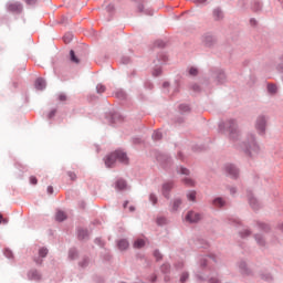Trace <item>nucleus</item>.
<instances>
[{
    "mask_svg": "<svg viewBox=\"0 0 283 283\" xmlns=\"http://www.w3.org/2000/svg\"><path fill=\"white\" fill-rule=\"evenodd\" d=\"M209 260H212V262L218 264V259L213 253H210L208 255L199 254L197 256V263L200 269V271L196 273L197 280L199 282L222 283V280H220L218 272L213 275V268H211V265L209 264Z\"/></svg>",
    "mask_w": 283,
    "mask_h": 283,
    "instance_id": "f257e3e1",
    "label": "nucleus"
},
{
    "mask_svg": "<svg viewBox=\"0 0 283 283\" xmlns=\"http://www.w3.org/2000/svg\"><path fill=\"white\" fill-rule=\"evenodd\" d=\"M237 147L241 149V151H243L245 156H250V158L260 154V145L255 140L254 134H249L247 136V139L239 144Z\"/></svg>",
    "mask_w": 283,
    "mask_h": 283,
    "instance_id": "f03ea898",
    "label": "nucleus"
},
{
    "mask_svg": "<svg viewBox=\"0 0 283 283\" xmlns=\"http://www.w3.org/2000/svg\"><path fill=\"white\" fill-rule=\"evenodd\" d=\"M219 132H229V138L232 143L240 140V128H238V122L235 119H229L219 124Z\"/></svg>",
    "mask_w": 283,
    "mask_h": 283,
    "instance_id": "7ed1b4c3",
    "label": "nucleus"
},
{
    "mask_svg": "<svg viewBox=\"0 0 283 283\" xmlns=\"http://www.w3.org/2000/svg\"><path fill=\"white\" fill-rule=\"evenodd\" d=\"M116 160H118V163H123V165H127L129 163V157H127V153L123 150H115L104 158V163L107 168L114 167V165H116Z\"/></svg>",
    "mask_w": 283,
    "mask_h": 283,
    "instance_id": "20e7f679",
    "label": "nucleus"
},
{
    "mask_svg": "<svg viewBox=\"0 0 283 283\" xmlns=\"http://www.w3.org/2000/svg\"><path fill=\"white\" fill-rule=\"evenodd\" d=\"M155 158L163 169H165L166 171H168V169H171L174 165V159H171V156L156 150Z\"/></svg>",
    "mask_w": 283,
    "mask_h": 283,
    "instance_id": "39448f33",
    "label": "nucleus"
},
{
    "mask_svg": "<svg viewBox=\"0 0 283 283\" xmlns=\"http://www.w3.org/2000/svg\"><path fill=\"white\" fill-rule=\"evenodd\" d=\"M268 117L266 115H259L255 122V129L260 136H264L266 134V125H268Z\"/></svg>",
    "mask_w": 283,
    "mask_h": 283,
    "instance_id": "423d86ee",
    "label": "nucleus"
},
{
    "mask_svg": "<svg viewBox=\"0 0 283 283\" xmlns=\"http://www.w3.org/2000/svg\"><path fill=\"white\" fill-rule=\"evenodd\" d=\"M106 119L111 125H118L120 123H124L125 116L120 114L119 112H109L105 115Z\"/></svg>",
    "mask_w": 283,
    "mask_h": 283,
    "instance_id": "0eeeda50",
    "label": "nucleus"
},
{
    "mask_svg": "<svg viewBox=\"0 0 283 283\" xmlns=\"http://www.w3.org/2000/svg\"><path fill=\"white\" fill-rule=\"evenodd\" d=\"M224 171L228 178H232V180H238L240 177V169L233 164H226Z\"/></svg>",
    "mask_w": 283,
    "mask_h": 283,
    "instance_id": "6e6552de",
    "label": "nucleus"
},
{
    "mask_svg": "<svg viewBox=\"0 0 283 283\" xmlns=\"http://www.w3.org/2000/svg\"><path fill=\"white\" fill-rule=\"evenodd\" d=\"M247 196L251 209H253V211H260V209H262V203L260 202V200H258V198L253 196V191L248 189Z\"/></svg>",
    "mask_w": 283,
    "mask_h": 283,
    "instance_id": "1a4fd4ad",
    "label": "nucleus"
},
{
    "mask_svg": "<svg viewBox=\"0 0 283 283\" xmlns=\"http://www.w3.org/2000/svg\"><path fill=\"white\" fill-rule=\"evenodd\" d=\"M239 266V271L241 273V275H245L247 277L253 275V270H251V268H249V264H247V261L241 260L238 263Z\"/></svg>",
    "mask_w": 283,
    "mask_h": 283,
    "instance_id": "9d476101",
    "label": "nucleus"
},
{
    "mask_svg": "<svg viewBox=\"0 0 283 283\" xmlns=\"http://www.w3.org/2000/svg\"><path fill=\"white\" fill-rule=\"evenodd\" d=\"M7 10L8 12H14L15 14H21V12H23V4H21V2H8Z\"/></svg>",
    "mask_w": 283,
    "mask_h": 283,
    "instance_id": "9b49d317",
    "label": "nucleus"
},
{
    "mask_svg": "<svg viewBox=\"0 0 283 283\" xmlns=\"http://www.w3.org/2000/svg\"><path fill=\"white\" fill-rule=\"evenodd\" d=\"M171 189H174V181L163 184L161 193L164 198H166V200H169V198H171Z\"/></svg>",
    "mask_w": 283,
    "mask_h": 283,
    "instance_id": "f8f14e48",
    "label": "nucleus"
},
{
    "mask_svg": "<svg viewBox=\"0 0 283 283\" xmlns=\"http://www.w3.org/2000/svg\"><path fill=\"white\" fill-rule=\"evenodd\" d=\"M200 218H201L200 213H198L193 210L188 211L187 214H186V221L190 222V224H193L196 222H200Z\"/></svg>",
    "mask_w": 283,
    "mask_h": 283,
    "instance_id": "ddd939ff",
    "label": "nucleus"
},
{
    "mask_svg": "<svg viewBox=\"0 0 283 283\" xmlns=\"http://www.w3.org/2000/svg\"><path fill=\"white\" fill-rule=\"evenodd\" d=\"M202 43L206 48H213L216 45V38L211 33H206L202 36Z\"/></svg>",
    "mask_w": 283,
    "mask_h": 283,
    "instance_id": "4468645a",
    "label": "nucleus"
},
{
    "mask_svg": "<svg viewBox=\"0 0 283 283\" xmlns=\"http://www.w3.org/2000/svg\"><path fill=\"white\" fill-rule=\"evenodd\" d=\"M28 280H30L31 282H41V272H39V270L36 269H33V270H30L28 272Z\"/></svg>",
    "mask_w": 283,
    "mask_h": 283,
    "instance_id": "2eb2a0df",
    "label": "nucleus"
},
{
    "mask_svg": "<svg viewBox=\"0 0 283 283\" xmlns=\"http://www.w3.org/2000/svg\"><path fill=\"white\" fill-rule=\"evenodd\" d=\"M76 233H77V240L80 241L90 240V230H87V228H77Z\"/></svg>",
    "mask_w": 283,
    "mask_h": 283,
    "instance_id": "dca6fc26",
    "label": "nucleus"
},
{
    "mask_svg": "<svg viewBox=\"0 0 283 283\" xmlns=\"http://www.w3.org/2000/svg\"><path fill=\"white\" fill-rule=\"evenodd\" d=\"M214 77L218 83V85H222L227 83V74H224V71L222 70H216Z\"/></svg>",
    "mask_w": 283,
    "mask_h": 283,
    "instance_id": "f3484780",
    "label": "nucleus"
},
{
    "mask_svg": "<svg viewBox=\"0 0 283 283\" xmlns=\"http://www.w3.org/2000/svg\"><path fill=\"white\" fill-rule=\"evenodd\" d=\"M254 240L259 247H266V239L264 238V234L262 233L254 234Z\"/></svg>",
    "mask_w": 283,
    "mask_h": 283,
    "instance_id": "a211bd4d",
    "label": "nucleus"
},
{
    "mask_svg": "<svg viewBox=\"0 0 283 283\" xmlns=\"http://www.w3.org/2000/svg\"><path fill=\"white\" fill-rule=\"evenodd\" d=\"M115 187L116 189H118V191H125V189H127V181L125 179H117L115 182Z\"/></svg>",
    "mask_w": 283,
    "mask_h": 283,
    "instance_id": "6ab92c4d",
    "label": "nucleus"
},
{
    "mask_svg": "<svg viewBox=\"0 0 283 283\" xmlns=\"http://www.w3.org/2000/svg\"><path fill=\"white\" fill-rule=\"evenodd\" d=\"M117 248L119 251H127V249H129V241H127V239H120L117 241Z\"/></svg>",
    "mask_w": 283,
    "mask_h": 283,
    "instance_id": "aec40b11",
    "label": "nucleus"
},
{
    "mask_svg": "<svg viewBox=\"0 0 283 283\" xmlns=\"http://www.w3.org/2000/svg\"><path fill=\"white\" fill-rule=\"evenodd\" d=\"M167 61H169V57L166 55V53H158L157 54V60L154 61V63H159V65H165V63H167Z\"/></svg>",
    "mask_w": 283,
    "mask_h": 283,
    "instance_id": "412c9836",
    "label": "nucleus"
},
{
    "mask_svg": "<svg viewBox=\"0 0 283 283\" xmlns=\"http://www.w3.org/2000/svg\"><path fill=\"white\" fill-rule=\"evenodd\" d=\"M256 227L260 229V231H263V233H269V231H271V226L262 221H258Z\"/></svg>",
    "mask_w": 283,
    "mask_h": 283,
    "instance_id": "4be33fe9",
    "label": "nucleus"
},
{
    "mask_svg": "<svg viewBox=\"0 0 283 283\" xmlns=\"http://www.w3.org/2000/svg\"><path fill=\"white\" fill-rule=\"evenodd\" d=\"M212 205L214 207H219L221 209V207H224L227 205V201H224V198H222V197H216L212 200Z\"/></svg>",
    "mask_w": 283,
    "mask_h": 283,
    "instance_id": "5701e85b",
    "label": "nucleus"
},
{
    "mask_svg": "<svg viewBox=\"0 0 283 283\" xmlns=\"http://www.w3.org/2000/svg\"><path fill=\"white\" fill-rule=\"evenodd\" d=\"M195 244L197 249H209V243L205 239H197Z\"/></svg>",
    "mask_w": 283,
    "mask_h": 283,
    "instance_id": "b1692460",
    "label": "nucleus"
},
{
    "mask_svg": "<svg viewBox=\"0 0 283 283\" xmlns=\"http://www.w3.org/2000/svg\"><path fill=\"white\" fill-rule=\"evenodd\" d=\"M56 222H65L67 220V214L63 210H59L55 214Z\"/></svg>",
    "mask_w": 283,
    "mask_h": 283,
    "instance_id": "393cba45",
    "label": "nucleus"
},
{
    "mask_svg": "<svg viewBox=\"0 0 283 283\" xmlns=\"http://www.w3.org/2000/svg\"><path fill=\"white\" fill-rule=\"evenodd\" d=\"M35 90L43 91L45 90V80L43 77H38L35 80Z\"/></svg>",
    "mask_w": 283,
    "mask_h": 283,
    "instance_id": "a878e982",
    "label": "nucleus"
},
{
    "mask_svg": "<svg viewBox=\"0 0 283 283\" xmlns=\"http://www.w3.org/2000/svg\"><path fill=\"white\" fill-rule=\"evenodd\" d=\"M170 205H171V211L176 212L180 209V205H182V199L177 198Z\"/></svg>",
    "mask_w": 283,
    "mask_h": 283,
    "instance_id": "bb28decb",
    "label": "nucleus"
},
{
    "mask_svg": "<svg viewBox=\"0 0 283 283\" xmlns=\"http://www.w3.org/2000/svg\"><path fill=\"white\" fill-rule=\"evenodd\" d=\"M177 174H179L180 176H189V174H191V171L189 170V168L185 167V166H177L176 168Z\"/></svg>",
    "mask_w": 283,
    "mask_h": 283,
    "instance_id": "cd10ccee",
    "label": "nucleus"
},
{
    "mask_svg": "<svg viewBox=\"0 0 283 283\" xmlns=\"http://www.w3.org/2000/svg\"><path fill=\"white\" fill-rule=\"evenodd\" d=\"M214 21H220V19H223L224 13L222 12V9L216 8L212 12Z\"/></svg>",
    "mask_w": 283,
    "mask_h": 283,
    "instance_id": "c85d7f7f",
    "label": "nucleus"
},
{
    "mask_svg": "<svg viewBox=\"0 0 283 283\" xmlns=\"http://www.w3.org/2000/svg\"><path fill=\"white\" fill-rule=\"evenodd\" d=\"M137 10L138 12H144V14H147L148 17H154V10L145 9L144 4H138Z\"/></svg>",
    "mask_w": 283,
    "mask_h": 283,
    "instance_id": "c756f323",
    "label": "nucleus"
},
{
    "mask_svg": "<svg viewBox=\"0 0 283 283\" xmlns=\"http://www.w3.org/2000/svg\"><path fill=\"white\" fill-rule=\"evenodd\" d=\"M115 96H116V98H118L119 101H127V93H126L124 90H122V88H119V90H117V91L115 92Z\"/></svg>",
    "mask_w": 283,
    "mask_h": 283,
    "instance_id": "7c9ffc66",
    "label": "nucleus"
},
{
    "mask_svg": "<svg viewBox=\"0 0 283 283\" xmlns=\"http://www.w3.org/2000/svg\"><path fill=\"white\" fill-rule=\"evenodd\" d=\"M191 112V106L189 104H180L179 105V113L181 115L189 114Z\"/></svg>",
    "mask_w": 283,
    "mask_h": 283,
    "instance_id": "2f4dec72",
    "label": "nucleus"
},
{
    "mask_svg": "<svg viewBox=\"0 0 283 283\" xmlns=\"http://www.w3.org/2000/svg\"><path fill=\"white\" fill-rule=\"evenodd\" d=\"M262 8H263V4H262V1L260 0H254L253 3H252V10L254 12H262Z\"/></svg>",
    "mask_w": 283,
    "mask_h": 283,
    "instance_id": "473e14b6",
    "label": "nucleus"
},
{
    "mask_svg": "<svg viewBox=\"0 0 283 283\" xmlns=\"http://www.w3.org/2000/svg\"><path fill=\"white\" fill-rule=\"evenodd\" d=\"M226 222H228V224H233L234 227H240V224H241L240 219H238L235 217H228L226 219Z\"/></svg>",
    "mask_w": 283,
    "mask_h": 283,
    "instance_id": "72a5a7b5",
    "label": "nucleus"
},
{
    "mask_svg": "<svg viewBox=\"0 0 283 283\" xmlns=\"http://www.w3.org/2000/svg\"><path fill=\"white\" fill-rule=\"evenodd\" d=\"M160 271H161V273H164V275H169V273H171V264H169V263H164V264L160 266Z\"/></svg>",
    "mask_w": 283,
    "mask_h": 283,
    "instance_id": "f704fd0d",
    "label": "nucleus"
},
{
    "mask_svg": "<svg viewBox=\"0 0 283 283\" xmlns=\"http://www.w3.org/2000/svg\"><path fill=\"white\" fill-rule=\"evenodd\" d=\"M78 258V250L76 248H71L69 250V260H76Z\"/></svg>",
    "mask_w": 283,
    "mask_h": 283,
    "instance_id": "c9c22d12",
    "label": "nucleus"
},
{
    "mask_svg": "<svg viewBox=\"0 0 283 283\" xmlns=\"http://www.w3.org/2000/svg\"><path fill=\"white\" fill-rule=\"evenodd\" d=\"M78 266H81V269H87V266H90V256H84L82 261L78 262Z\"/></svg>",
    "mask_w": 283,
    "mask_h": 283,
    "instance_id": "e433bc0d",
    "label": "nucleus"
},
{
    "mask_svg": "<svg viewBox=\"0 0 283 283\" xmlns=\"http://www.w3.org/2000/svg\"><path fill=\"white\" fill-rule=\"evenodd\" d=\"M261 280H263V282H273V275H271V273H264L262 272L260 274Z\"/></svg>",
    "mask_w": 283,
    "mask_h": 283,
    "instance_id": "4c0bfd02",
    "label": "nucleus"
},
{
    "mask_svg": "<svg viewBox=\"0 0 283 283\" xmlns=\"http://www.w3.org/2000/svg\"><path fill=\"white\" fill-rule=\"evenodd\" d=\"M70 61L71 63H81V60L78 59V56H76V53L74 52V50L70 51Z\"/></svg>",
    "mask_w": 283,
    "mask_h": 283,
    "instance_id": "58836bf2",
    "label": "nucleus"
},
{
    "mask_svg": "<svg viewBox=\"0 0 283 283\" xmlns=\"http://www.w3.org/2000/svg\"><path fill=\"white\" fill-rule=\"evenodd\" d=\"M105 10L109 17H114V12H116V7H114L113 3H109L108 6L105 7Z\"/></svg>",
    "mask_w": 283,
    "mask_h": 283,
    "instance_id": "ea45409f",
    "label": "nucleus"
},
{
    "mask_svg": "<svg viewBox=\"0 0 283 283\" xmlns=\"http://www.w3.org/2000/svg\"><path fill=\"white\" fill-rule=\"evenodd\" d=\"M268 92H269V94H277V85L268 84Z\"/></svg>",
    "mask_w": 283,
    "mask_h": 283,
    "instance_id": "a19ab883",
    "label": "nucleus"
},
{
    "mask_svg": "<svg viewBox=\"0 0 283 283\" xmlns=\"http://www.w3.org/2000/svg\"><path fill=\"white\" fill-rule=\"evenodd\" d=\"M143 247H145V240H143V239H137V240L134 242V248H135V249H143Z\"/></svg>",
    "mask_w": 283,
    "mask_h": 283,
    "instance_id": "79ce46f5",
    "label": "nucleus"
},
{
    "mask_svg": "<svg viewBox=\"0 0 283 283\" xmlns=\"http://www.w3.org/2000/svg\"><path fill=\"white\" fill-rule=\"evenodd\" d=\"M153 140H161L163 139V133L160 130H155L151 135Z\"/></svg>",
    "mask_w": 283,
    "mask_h": 283,
    "instance_id": "37998d69",
    "label": "nucleus"
},
{
    "mask_svg": "<svg viewBox=\"0 0 283 283\" xmlns=\"http://www.w3.org/2000/svg\"><path fill=\"white\" fill-rule=\"evenodd\" d=\"M240 238H242V240H244L245 238H249V235H251V230L245 229L239 232Z\"/></svg>",
    "mask_w": 283,
    "mask_h": 283,
    "instance_id": "c03bdc74",
    "label": "nucleus"
},
{
    "mask_svg": "<svg viewBox=\"0 0 283 283\" xmlns=\"http://www.w3.org/2000/svg\"><path fill=\"white\" fill-rule=\"evenodd\" d=\"M187 198L190 202H196V190H191L187 193Z\"/></svg>",
    "mask_w": 283,
    "mask_h": 283,
    "instance_id": "a18cd8bd",
    "label": "nucleus"
},
{
    "mask_svg": "<svg viewBox=\"0 0 283 283\" xmlns=\"http://www.w3.org/2000/svg\"><path fill=\"white\" fill-rule=\"evenodd\" d=\"M153 255H154L156 262H160V260H163V253H160V250H155L153 252Z\"/></svg>",
    "mask_w": 283,
    "mask_h": 283,
    "instance_id": "49530a36",
    "label": "nucleus"
},
{
    "mask_svg": "<svg viewBox=\"0 0 283 283\" xmlns=\"http://www.w3.org/2000/svg\"><path fill=\"white\" fill-rule=\"evenodd\" d=\"M160 74H163V67L156 64V67L153 70V76H160Z\"/></svg>",
    "mask_w": 283,
    "mask_h": 283,
    "instance_id": "de8ad7c7",
    "label": "nucleus"
},
{
    "mask_svg": "<svg viewBox=\"0 0 283 283\" xmlns=\"http://www.w3.org/2000/svg\"><path fill=\"white\" fill-rule=\"evenodd\" d=\"M3 253L6 258H8V260H12V258H14V253H12V250H10L9 248H6Z\"/></svg>",
    "mask_w": 283,
    "mask_h": 283,
    "instance_id": "09e8293b",
    "label": "nucleus"
},
{
    "mask_svg": "<svg viewBox=\"0 0 283 283\" xmlns=\"http://www.w3.org/2000/svg\"><path fill=\"white\" fill-rule=\"evenodd\" d=\"M120 63L123 65H129V63H132V57L127 56V55H123L120 59Z\"/></svg>",
    "mask_w": 283,
    "mask_h": 283,
    "instance_id": "8fccbe9b",
    "label": "nucleus"
},
{
    "mask_svg": "<svg viewBox=\"0 0 283 283\" xmlns=\"http://www.w3.org/2000/svg\"><path fill=\"white\" fill-rule=\"evenodd\" d=\"M166 45H167V43L165 41H163V40H157L154 43L155 48H160V49L166 48Z\"/></svg>",
    "mask_w": 283,
    "mask_h": 283,
    "instance_id": "3c124183",
    "label": "nucleus"
},
{
    "mask_svg": "<svg viewBox=\"0 0 283 283\" xmlns=\"http://www.w3.org/2000/svg\"><path fill=\"white\" fill-rule=\"evenodd\" d=\"M48 253H49L48 248H41V249L39 250V255H40V258H46V256H48Z\"/></svg>",
    "mask_w": 283,
    "mask_h": 283,
    "instance_id": "603ef678",
    "label": "nucleus"
},
{
    "mask_svg": "<svg viewBox=\"0 0 283 283\" xmlns=\"http://www.w3.org/2000/svg\"><path fill=\"white\" fill-rule=\"evenodd\" d=\"M149 201L155 206L158 205V197L156 196V193H150L149 195Z\"/></svg>",
    "mask_w": 283,
    "mask_h": 283,
    "instance_id": "864d4df0",
    "label": "nucleus"
},
{
    "mask_svg": "<svg viewBox=\"0 0 283 283\" xmlns=\"http://www.w3.org/2000/svg\"><path fill=\"white\" fill-rule=\"evenodd\" d=\"M105 90H106L105 85H103V84H97L96 85L97 94H103L105 92Z\"/></svg>",
    "mask_w": 283,
    "mask_h": 283,
    "instance_id": "5fc2aeb1",
    "label": "nucleus"
},
{
    "mask_svg": "<svg viewBox=\"0 0 283 283\" xmlns=\"http://www.w3.org/2000/svg\"><path fill=\"white\" fill-rule=\"evenodd\" d=\"M189 280V272H184L180 276V283H185Z\"/></svg>",
    "mask_w": 283,
    "mask_h": 283,
    "instance_id": "6e6d98bb",
    "label": "nucleus"
},
{
    "mask_svg": "<svg viewBox=\"0 0 283 283\" xmlns=\"http://www.w3.org/2000/svg\"><path fill=\"white\" fill-rule=\"evenodd\" d=\"M156 222L159 227H163V224L167 223V219L165 217H159L157 218Z\"/></svg>",
    "mask_w": 283,
    "mask_h": 283,
    "instance_id": "4d7b16f0",
    "label": "nucleus"
},
{
    "mask_svg": "<svg viewBox=\"0 0 283 283\" xmlns=\"http://www.w3.org/2000/svg\"><path fill=\"white\" fill-rule=\"evenodd\" d=\"M184 184L187 185V187H193L195 182L191 178H184Z\"/></svg>",
    "mask_w": 283,
    "mask_h": 283,
    "instance_id": "13d9d810",
    "label": "nucleus"
},
{
    "mask_svg": "<svg viewBox=\"0 0 283 283\" xmlns=\"http://www.w3.org/2000/svg\"><path fill=\"white\" fill-rule=\"evenodd\" d=\"M188 72L190 76H198V69L196 66L190 67Z\"/></svg>",
    "mask_w": 283,
    "mask_h": 283,
    "instance_id": "bf43d9fd",
    "label": "nucleus"
},
{
    "mask_svg": "<svg viewBox=\"0 0 283 283\" xmlns=\"http://www.w3.org/2000/svg\"><path fill=\"white\" fill-rule=\"evenodd\" d=\"M144 87H145L146 90H154V84H153L150 81H146V82L144 83Z\"/></svg>",
    "mask_w": 283,
    "mask_h": 283,
    "instance_id": "052dcab7",
    "label": "nucleus"
},
{
    "mask_svg": "<svg viewBox=\"0 0 283 283\" xmlns=\"http://www.w3.org/2000/svg\"><path fill=\"white\" fill-rule=\"evenodd\" d=\"M56 116V108H53L49 114H48V119L52 120V118Z\"/></svg>",
    "mask_w": 283,
    "mask_h": 283,
    "instance_id": "680f3d73",
    "label": "nucleus"
},
{
    "mask_svg": "<svg viewBox=\"0 0 283 283\" xmlns=\"http://www.w3.org/2000/svg\"><path fill=\"white\" fill-rule=\"evenodd\" d=\"M94 243L97 244V247H105V243L101 238H95Z\"/></svg>",
    "mask_w": 283,
    "mask_h": 283,
    "instance_id": "e2e57ef3",
    "label": "nucleus"
},
{
    "mask_svg": "<svg viewBox=\"0 0 283 283\" xmlns=\"http://www.w3.org/2000/svg\"><path fill=\"white\" fill-rule=\"evenodd\" d=\"M132 143L133 145H140V143H143V139L140 137H133Z\"/></svg>",
    "mask_w": 283,
    "mask_h": 283,
    "instance_id": "0e129e2a",
    "label": "nucleus"
},
{
    "mask_svg": "<svg viewBox=\"0 0 283 283\" xmlns=\"http://www.w3.org/2000/svg\"><path fill=\"white\" fill-rule=\"evenodd\" d=\"M175 123H177L178 125H182V123H185V117L182 116L176 117Z\"/></svg>",
    "mask_w": 283,
    "mask_h": 283,
    "instance_id": "69168bd1",
    "label": "nucleus"
},
{
    "mask_svg": "<svg viewBox=\"0 0 283 283\" xmlns=\"http://www.w3.org/2000/svg\"><path fill=\"white\" fill-rule=\"evenodd\" d=\"M64 43H71L72 42V35H70V34H66V35H64Z\"/></svg>",
    "mask_w": 283,
    "mask_h": 283,
    "instance_id": "338daca9",
    "label": "nucleus"
},
{
    "mask_svg": "<svg viewBox=\"0 0 283 283\" xmlns=\"http://www.w3.org/2000/svg\"><path fill=\"white\" fill-rule=\"evenodd\" d=\"M67 176H69V178H71V180H76V174L75 172L69 171Z\"/></svg>",
    "mask_w": 283,
    "mask_h": 283,
    "instance_id": "774afa93",
    "label": "nucleus"
}]
</instances>
